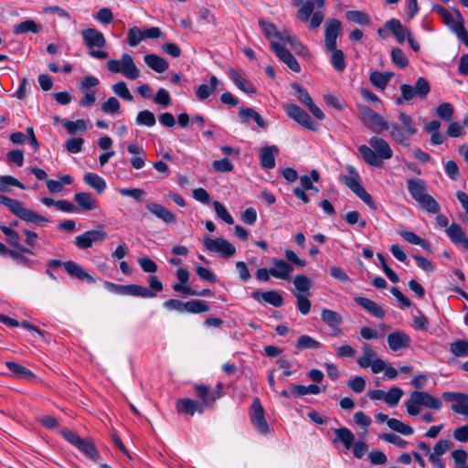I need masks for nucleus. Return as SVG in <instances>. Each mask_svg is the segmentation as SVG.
I'll use <instances>...</instances> for the list:
<instances>
[{
  "label": "nucleus",
  "instance_id": "1",
  "mask_svg": "<svg viewBox=\"0 0 468 468\" xmlns=\"http://www.w3.org/2000/svg\"><path fill=\"white\" fill-rule=\"evenodd\" d=\"M369 146L361 144L358 152L364 162L373 167H383V160H388L393 156V150L388 143L378 136H372L368 140Z\"/></svg>",
  "mask_w": 468,
  "mask_h": 468
},
{
  "label": "nucleus",
  "instance_id": "2",
  "mask_svg": "<svg viewBox=\"0 0 468 468\" xmlns=\"http://www.w3.org/2000/svg\"><path fill=\"white\" fill-rule=\"evenodd\" d=\"M405 407L410 416H417L420 413L422 407L434 410H441L442 401L429 392L414 390L410 392L409 399L405 402Z\"/></svg>",
  "mask_w": 468,
  "mask_h": 468
},
{
  "label": "nucleus",
  "instance_id": "3",
  "mask_svg": "<svg viewBox=\"0 0 468 468\" xmlns=\"http://www.w3.org/2000/svg\"><path fill=\"white\" fill-rule=\"evenodd\" d=\"M0 205L6 207L11 213L27 223L41 226L45 223L50 222L48 218L38 215L37 212L25 207L22 201L18 199L11 198L0 194Z\"/></svg>",
  "mask_w": 468,
  "mask_h": 468
},
{
  "label": "nucleus",
  "instance_id": "4",
  "mask_svg": "<svg viewBox=\"0 0 468 468\" xmlns=\"http://www.w3.org/2000/svg\"><path fill=\"white\" fill-rule=\"evenodd\" d=\"M59 433L89 460L94 463H98L101 460V454L91 439L81 438L77 432L68 429L61 430Z\"/></svg>",
  "mask_w": 468,
  "mask_h": 468
},
{
  "label": "nucleus",
  "instance_id": "5",
  "mask_svg": "<svg viewBox=\"0 0 468 468\" xmlns=\"http://www.w3.org/2000/svg\"><path fill=\"white\" fill-rule=\"evenodd\" d=\"M357 110L360 121L372 132L380 133L389 128V125L385 119L370 107L363 104H357Z\"/></svg>",
  "mask_w": 468,
  "mask_h": 468
},
{
  "label": "nucleus",
  "instance_id": "6",
  "mask_svg": "<svg viewBox=\"0 0 468 468\" xmlns=\"http://www.w3.org/2000/svg\"><path fill=\"white\" fill-rule=\"evenodd\" d=\"M81 36L85 45L90 48V56L100 59L108 57V52L94 49V48H101L106 46V39L101 32L95 28H86L81 31Z\"/></svg>",
  "mask_w": 468,
  "mask_h": 468
},
{
  "label": "nucleus",
  "instance_id": "7",
  "mask_svg": "<svg viewBox=\"0 0 468 468\" xmlns=\"http://www.w3.org/2000/svg\"><path fill=\"white\" fill-rule=\"evenodd\" d=\"M47 265L49 268L63 267L64 271L70 277L76 278L80 281L87 282L88 283H94L96 282V280L91 275H90L81 265L71 260L62 261L57 259H50L48 261Z\"/></svg>",
  "mask_w": 468,
  "mask_h": 468
},
{
  "label": "nucleus",
  "instance_id": "8",
  "mask_svg": "<svg viewBox=\"0 0 468 468\" xmlns=\"http://www.w3.org/2000/svg\"><path fill=\"white\" fill-rule=\"evenodd\" d=\"M250 420L254 429L262 435L271 431L270 425L265 419V411L258 397L254 398L249 408Z\"/></svg>",
  "mask_w": 468,
  "mask_h": 468
},
{
  "label": "nucleus",
  "instance_id": "9",
  "mask_svg": "<svg viewBox=\"0 0 468 468\" xmlns=\"http://www.w3.org/2000/svg\"><path fill=\"white\" fill-rule=\"evenodd\" d=\"M363 356L357 358V364L362 368L371 367L374 374L380 373L387 367V364L381 358L377 357V352L368 345L362 346Z\"/></svg>",
  "mask_w": 468,
  "mask_h": 468
},
{
  "label": "nucleus",
  "instance_id": "10",
  "mask_svg": "<svg viewBox=\"0 0 468 468\" xmlns=\"http://www.w3.org/2000/svg\"><path fill=\"white\" fill-rule=\"evenodd\" d=\"M284 111L287 116L295 121L301 126L310 131L317 130V123L312 119V117L300 106L294 103H288L284 107Z\"/></svg>",
  "mask_w": 468,
  "mask_h": 468
},
{
  "label": "nucleus",
  "instance_id": "11",
  "mask_svg": "<svg viewBox=\"0 0 468 468\" xmlns=\"http://www.w3.org/2000/svg\"><path fill=\"white\" fill-rule=\"evenodd\" d=\"M203 245L208 251L219 253L224 258H230L236 253L234 245L222 237L211 239L207 236L204 238Z\"/></svg>",
  "mask_w": 468,
  "mask_h": 468
},
{
  "label": "nucleus",
  "instance_id": "12",
  "mask_svg": "<svg viewBox=\"0 0 468 468\" xmlns=\"http://www.w3.org/2000/svg\"><path fill=\"white\" fill-rule=\"evenodd\" d=\"M446 402H451V410L459 415L468 418V394L463 392L445 391L441 394Z\"/></svg>",
  "mask_w": 468,
  "mask_h": 468
},
{
  "label": "nucleus",
  "instance_id": "13",
  "mask_svg": "<svg viewBox=\"0 0 468 468\" xmlns=\"http://www.w3.org/2000/svg\"><path fill=\"white\" fill-rule=\"evenodd\" d=\"M107 237V232L102 229H92L76 236L74 243L79 249L87 250L91 248L93 243L101 242L106 239Z\"/></svg>",
  "mask_w": 468,
  "mask_h": 468
},
{
  "label": "nucleus",
  "instance_id": "14",
  "mask_svg": "<svg viewBox=\"0 0 468 468\" xmlns=\"http://www.w3.org/2000/svg\"><path fill=\"white\" fill-rule=\"evenodd\" d=\"M342 32V23L339 19L332 18L326 23L324 29L325 49H335L337 47V37Z\"/></svg>",
  "mask_w": 468,
  "mask_h": 468
},
{
  "label": "nucleus",
  "instance_id": "15",
  "mask_svg": "<svg viewBox=\"0 0 468 468\" xmlns=\"http://www.w3.org/2000/svg\"><path fill=\"white\" fill-rule=\"evenodd\" d=\"M270 47L275 55L287 65V67L293 72L299 73L301 71V66L295 57L284 47L277 42L271 41Z\"/></svg>",
  "mask_w": 468,
  "mask_h": 468
},
{
  "label": "nucleus",
  "instance_id": "16",
  "mask_svg": "<svg viewBox=\"0 0 468 468\" xmlns=\"http://www.w3.org/2000/svg\"><path fill=\"white\" fill-rule=\"evenodd\" d=\"M195 396L197 398V404L204 412L205 410L213 409L215 398L212 397L211 388L208 385L195 384L193 386Z\"/></svg>",
  "mask_w": 468,
  "mask_h": 468
},
{
  "label": "nucleus",
  "instance_id": "17",
  "mask_svg": "<svg viewBox=\"0 0 468 468\" xmlns=\"http://www.w3.org/2000/svg\"><path fill=\"white\" fill-rule=\"evenodd\" d=\"M251 298L259 303L264 302L274 307H281L284 303L282 293L275 290L266 292L256 290L251 292Z\"/></svg>",
  "mask_w": 468,
  "mask_h": 468
},
{
  "label": "nucleus",
  "instance_id": "18",
  "mask_svg": "<svg viewBox=\"0 0 468 468\" xmlns=\"http://www.w3.org/2000/svg\"><path fill=\"white\" fill-rule=\"evenodd\" d=\"M387 341L392 351H398L410 346L411 339L408 334L402 331H395L388 335Z\"/></svg>",
  "mask_w": 468,
  "mask_h": 468
},
{
  "label": "nucleus",
  "instance_id": "19",
  "mask_svg": "<svg viewBox=\"0 0 468 468\" xmlns=\"http://www.w3.org/2000/svg\"><path fill=\"white\" fill-rule=\"evenodd\" d=\"M354 301L376 318L383 319L386 315L385 310L369 298L357 296L355 297Z\"/></svg>",
  "mask_w": 468,
  "mask_h": 468
},
{
  "label": "nucleus",
  "instance_id": "20",
  "mask_svg": "<svg viewBox=\"0 0 468 468\" xmlns=\"http://www.w3.org/2000/svg\"><path fill=\"white\" fill-rule=\"evenodd\" d=\"M272 277L285 281H289L291 279V273L293 271V267L290 263L284 260L274 258L272 259Z\"/></svg>",
  "mask_w": 468,
  "mask_h": 468
},
{
  "label": "nucleus",
  "instance_id": "21",
  "mask_svg": "<svg viewBox=\"0 0 468 468\" xmlns=\"http://www.w3.org/2000/svg\"><path fill=\"white\" fill-rule=\"evenodd\" d=\"M197 401L189 398H183L176 400V409L178 414L194 416L196 412L203 414Z\"/></svg>",
  "mask_w": 468,
  "mask_h": 468
},
{
  "label": "nucleus",
  "instance_id": "22",
  "mask_svg": "<svg viewBox=\"0 0 468 468\" xmlns=\"http://www.w3.org/2000/svg\"><path fill=\"white\" fill-rule=\"evenodd\" d=\"M390 127V138L397 144H399L401 146L409 147L411 143V137L415 133H408L406 132L407 129L402 128L398 123H391L389 125Z\"/></svg>",
  "mask_w": 468,
  "mask_h": 468
},
{
  "label": "nucleus",
  "instance_id": "23",
  "mask_svg": "<svg viewBox=\"0 0 468 468\" xmlns=\"http://www.w3.org/2000/svg\"><path fill=\"white\" fill-rule=\"evenodd\" d=\"M146 208L166 224L175 223L176 221V215L159 203H148Z\"/></svg>",
  "mask_w": 468,
  "mask_h": 468
},
{
  "label": "nucleus",
  "instance_id": "24",
  "mask_svg": "<svg viewBox=\"0 0 468 468\" xmlns=\"http://www.w3.org/2000/svg\"><path fill=\"white\" fill-rule=\"evenodd\" d=\"M407 188L412 198L419 202L427 195L426 182L421 178H410L407 181Z\"/></svg>",
  "mask_w": 468,
  "mask_h": 468
},
{
  "label": "nucleus",
  "instance_id": "25",
  "mask_svg": "<svg viewBox=\"0 0 468 468\" xmlns=\"http://www.w3.org/2000/svg\"><path fill=\"white\" fill-rule=\"evenodd\" d=\"M279 148L276 145L264 146L261 149L260 161L265 169H272L275 166V155Z\"/></svg>",
  "mask_w": 468,
  "mask_h": 468
},
{
  "label": "nucleus",
  "instance_id": "26",
  "mask_svg": "<svg viewBox=\"0 0 468 468\" xmlns=\"http://www.w3.org/2000/svg\"><path fill=\"white\" fill-rule=\"evenodd\" d=\"M239 117L242 123H248L252 119L259 127L262 129H267L268 127V122L253 108H241L239 112Z\"/></svg>",
  "mask_w": 468,
  "mask_h": 468
},
{
  "label": "nucleus",
  "instance_id": "27",
  "mask_svg": "<svg viewBox=\"0 0 468 468\" xmlns=\"http://www.w3.org/2000/svg\"><path fill=\"white\" fill-rule=\"evenodd\" d=\"M0 230L7 237V241L11 246L17 248L21 252L35 255V252L31 249L20 244V236L16 230L5 225L0 227Z\"/></svg>",
  "mask_w": 468,
  "mask_h": 468
},
{
  "label": "nucleus",
  "instance_id": "28",
  "mask_svg": "<svg viewBox=\"0 0 468 468\" xmlns=\"http://www.w3.org/2000/svg\"><path fill=\"white\" fill-rule=\"evenodd\" d=\"M446 232L454 244H462L464 249H468V238L459 224L452 223Z\"/></svg>",
  "mask_w": 468,
  "mask_h": 468
},
{
  "label": "nucleus",
  "instance_id": "29",
  "mask_svg": "<svg viewBox=\"0 0 468 468\" xmlns=\"http://www.w3.org/2000/svg\"><path fill=\"white\" fill-rule=\"evenodd\" d=\"M144 63L153 70H154L157 73H163L165 72L168 67L169 64L167 60L156 54H146L144 57Z\"/></svg>",
  "mask_w": 468,
  "mask_h": 468
},
{
  "label": "nucleus",
  "instance_id": "30",
  "mask_svg": "<svg viewBox=\"0 0 468 468\" xmlns=\"http://www.w3.org/2000/svg\"><path fill=\"white\" fill-rule=\"evenodd\" d=\"M385 27L392 33L399 44L404 43L407 37V32L409 30L403 27L401 22L399 19L391 18L386 21Z\"/></svg>",
  "mask_w": 468,
  "mask_h": 468
},
{
  "label": "nucleus",
  "instance_id": "31",
  "mask_svg": "<svg viewBox=\"0 0 468 468\" xmlns=\"http://www.w3.org/2000/svg\"><path fill=\"white\" fill-rule=\"evenodd\" d=\"M335 437L333 440L334 444H337L342 442L346 450L352 448L355 442V435L354 433L346 427H341L335 430Z\"/></svg>",
  "mask_w": 468,
  "mask_h": 468
},
{
  "label": "nucleus",
  "instance_id": "32",
  "mask_svg": "<svg viewBox=\"0 0 468 468\" xmlns=\"http://www.w3.org/2000/svg\"><path fill=\"white\" fill-rule=\"evenodd\" d=\"M349 176H343L342 182L356 195L363 188L360 184V176L353 166H348Z\"/></svg>",
  "mask_w": 468,
  "mask_h": 468
},
{
  "label": "nucleus",
  "instance_id": "33",
  "mask_svg": "<svg viewBox=\"0 0 468 468\" xmlns=\"http://www.w3.org/2000/svg\"><path fill=\"white\" fill-rule=\"evenodd\" d=\"M229 76L234 82V84L242 91L247 94H254L256 93V88L249 82L246 79H244L241 75H239L235 69H230L229 70Z\"/></svg>",
  "mask_w": 468,
  "mask_h": 468
},
{
  "label": "nucleus",
  "instance_id": "34",
  "mask_svg": "<svg viewBox=\"0 0 468 468\" xmlns=\"http://www.w3.org/2000/svg\"><path fill=\"white\" fill-rule=\"evenodd\" d=\"M123 63L122 72L129 80H136L140 77V71L135 66L131 55L127 53L122 54Z\"/></svg>",
  "mask_w": 468,
  "mask_h": 468
},
{
  "label": "nucleus",
  "instance_id": "35",
  "mask_svg": "<svg viewBox=\"0 0 468 468\" xmlns=\"http://www.w3.org/2000/svg\"><path fill=\"white\" fill-rule=\"evenodd\" d=\"M74 200L83 210L90 211L97 207V201L89 192H78L74 195Z\"/></svg>",
  "mask_w": 468,
  "mask_h": 468
},
{
  "label": "nucleus",
  "instance_id": "36",
  "mask_svg": "<svg viewBox=\"0 0 468 468\" xmlns=\"http://www.w3.org/2000/svg\"><path fill=\"white\" fill-rule=\"evenodd\" d=\"M219 80L216 76H211L209 80V85L201 84L197 87L196 94L200 101L207 100L218 88Z\"/></svg>",
  "mask_w": 468,
  "mask_h": 468
},
{
  "label": "nucleus",
  "instance_id": "37",
  "mask_svg": "<svg viewBox=\"0 0 468 468\" xmlns=\"http://www.w3.org/2000/svg\"><path fill=\"white\" fill-rule=\"evenodd\" d=\"M41 28V26L36 23L34 20L27 19L14 26L13 33L15 35H21L28 32L38 33Z\"/></svg>",
  "mask_w": 468,
  "mask_h": 468
},
{
  "label": "nucleus",
  "instance_id": "38",
  "mask_svg": "<svg viewBox=\"0 0 468 468\" xmlns=\"http://www.w3.org/2000/svg\"><path fill=\"white\" fill-rule=\"evenodd\" d=\"M83 180L87 185L95 189L99 194L102 193L106 188L105 180L95 173H86L84 175Z\"/></svg>",
  "mask_w": 468,
  "mask_h": 468
},
{
  "label": "nucleus",
  "instance_id": "39",
  "mask_svg": "<svg viewBox=\"0 0 468 468\" xmlns=\"http://www.w3.org/2000/svg\"><path fill=\"white\" fill-rule=\"evenodd\" d=\"M210 311V306L204 300L193 299L185 303V312L189 314H203Z\"/></svg>",
  "mask_w": 468,
  "mask_h": 468
},
{
  "label": "nucleus",
  "instance_id": "40",
  "mask_svg": "<svg viewBox=\"0 0 468 468\" xmlns=\"http://www.w3.org/2000/svg\"><path fill=\"white\" fill-rule=\"evenodd\" d=\"M126 295L136 296L141 298H154L156 293L150 289L139 284H127Z\"/></svg>",
  "mask_w": 468,
  "mask_h": 468
},
{
  "label": "nucleus",
  "instance_id": "41",
  "mask_svg": "<svg viewBox=\"0 0 468 468\" xmlns=\"http://www.w3.org/2000/svg\"><path fill=\"white\" fill-rule=\"evenodd\" d=\"M346 17L348 21L356 23L359 26H369L371 18L366 12L359 10H349L346 12Z\"/></svg>",
  "mask_w": 468,
  "mask_h": 468
},
{
  "label": "nucleus",
  "instance_id": "42",
  "mask_svg": "<svg viewBox=\"0 0 468 468\" xmlns=\"http://www.w3.org/2000/svg\"><path fill=\"white\" fill-rule=\"evenodd\" d=\"M5 366L16 378L31 379L35 377L34 373L30 369L16 362L7 361L5 362Z\"/></svg>",
  "mask_w": 468,
  "mask_h": 468
},
{
  "label": "nucleus",
  "instance_id": "43",
  "mask_svg": "<svg viewBox=\"0 0 468 468\" xmlns=\"http://www.w3.org/2000/svg\"><path fill=\"white\" fill-rule=\"evenodd\" d=\"M399 234L409 243L413 244V245H419L421 248H423L425 250H428V251L431 250V244L424 239L418 236L413 231L401 230L399 232Z\"/></svg>",
  "mask_w": 468,
  "mask_h": 468
},
{
  "label": "nucleus",
  "instance_id": "44",
  "mask_svg": "<svg viewBox=\"0 0 468 468\" xmlns=\"http://www.w3.org/2000/svg\"><path fill=\"white\" fill-rule=\"evenodd\" d=\"M321 319L332 328H337L343 322L342 316L335 311L330 309H323Z\"/></svg>",
  "mask_w": 468,
  "mask_h": 468
},
{
  "label": "nucleus",
  "instance_id": "45",
  "mask_svg": "<svg viewBox=\"0 0 468 468\" xmlns=\"http://www.w3.org/2000/svg\"><path fill=\"white\" fill-rule=\"evenodd\" d=\"M173 290L181 292L184 295H194V296H214V292L210 289H203L202 291H196L190 286H184L178 283H174L172 286Z\"/></svg>",
  "mask_w": 468,
  "mask_h": 468
},
{
  "label": "nucleus",
  "instance_id": "46",
  "mask_svg": "<svg viewBox=\"0 0 468 468\" xmlns=\"http://www.w3.org/2000/svg\"><path fill=\"white\" fill-rule=\"evenodd\" d=\"M455 14L458 20L452 32H454L457 37L468 48V30L463 25V17L458 9H455Z\"/></svg>",
  "mask_w": 468,
  "mask_h": 468
},
{
  "label": "nucleus",
  "instance_id": "47",
  "mask_svg": "<svg viewBox=\"0 0 468 468\" xmlns=\"http://www.w3.org/2000/svg\"><path fill=\"white\" fill-rule=\"evenodd\" d=\"M391 77V73H382L378 70H374L369 75V80L373 86L378 89L384 90Z\"/></svg>",
  "mask_w": 468,
  "mask_h": 468
},
{
  "label": "nucleus",
  "instance_id": "48",
  "mask_svg": "<svg viewBox=\"0 0 468 468\" xmlns=\"http://www.w3.org/2000/svg\"><path fill=\"white\" fill-rule=\"evenodd\" d=\"M326 50L331 52L330 61L333 68L339 72L344 71V69H346V60L343 50L337 48V47H335V49Z\"/></svg>",
  "mask_w": 468,
  "mask_h": 468
},
{
  "label": "nucleus",
  "instance_id": "49",
  "mask_svg": "<svg viewBox=\"0 0 468 468\" xmlns=\"http://www.w3.org/2000/svg\"><path fill=\"white\" fill-rule=\"evenodd\" d=\"M62 123L69 134H75L78 131L85 133L88 129L87 122L82 119L77 121H69L68 119H64Z\"/></svg>",
  "mask_w": 468,
  "mask_h": 468
},
{
  "label": "nucleus",
  "instance_id": "50",
  "mask_svg": "<svg viewBox=\"0 0 468 468\" xmlns=\"http://www.w3.org/2000/svg\"><path fill=\"white\" fill-rule=\"evenodd\" d=\"M293 285L297 293L310 294L312 281L304 274H297L293 279Z\"/></svg>",
  "mask_w": 468,
  "mask_h": 468
},
{
  "label": "nucleus",
  "instance_id": "51",
  "mask_svg": "<svg viewBox=\"0 0 468 468\" xmlns=\"http://www.w3.org/2000/svg\"><path fill=\"white\" fill-rule=\"evenodd\" d=\"M292 393L298 397H303L307 394H319L321 392V388L316 384H311L309 386H303L299 384H292L291 385Z\"/></svg>",
  "mask_w": 468,
  "mask_h": 468
},
{
  "label": "nucleus",
  "instance_id": "52",
  "mask_svg": "<svg viewBox=\"0 0 468 468\" xmlns=\"http://www.w3.org/2000/svg\"><path fill=\"white\" fill-rule=\"evenodd\" d=\"M421 208L432 214H437L441 210V205L431 195H425L419 202Z\"/></svg>",
  "mask_w": 468,
  "mask_h": 468
},
{
  "label": "nucleus",
  "instance_id": "53",
  "mask_svg": "<svg viewBox=\"0 0 468 468\" xmlns=\"http://www.w3.org/2000/svg\"><path fill=\"white\" fill-rule=\"evenodd\" d=\"M432 11H435L437 12L441 19H442V22L452 31L453 30V27L454 26L456 25L457 21L454 20L452 15L451 14V12L446 9L444 6L442 5H440L438 4L434 5L432 6Z\"/></svg>",
  "mask_w": 468,
  "mask_h": 468
},
{
  "label": "nucleus",
  "instance_id": "54",
  "mask_svg": "<svg viewBox=\"0 0 468 468\" xmlns=\"http://www.w3.org/2000/svg\"><path fill=\"white\" fill-rule=\"evenodd\" d=\"M292 89L293 90L294 95L297 97L298 101L307 106L312 103L313 99L310 96L308 90L300 83L293 82L292 84Z\"/></svg>",
  "mask_w": 468,
  "mask_h": 468
},
{
  "label": "nucleus",
  "instance_id": "55",
  "mask_svg": "<svg viewBox=\"0 0 468 468\" xmlns=\"http://www.w3.org/2000/svg\"><path fill=\"white\" fill-rule=\"evenodd\" d=\"M321 344L314 338L307 335H301L295 344V347L297 349L303 350V349H318L320 348Z\"/></svg>",
  "mask_w": 468,
  "mask_h": 468
},
{
  "label": "nucleus",
  "instance_id": "56",
  "mask_svg": "<svg viewBox=\"0 0 468 468\" xmlns=\"http://www.w3.org/2000/svg\"><path fill=\"white\" fill-rule=\"evenodd\" d=\"M258 23H259V26L261 29L263 36L267 39L271 40V38L276 37L279 30L277 29V27L275 26V24L266 21L264 18H260Z\"/></svg>",
  "mask_w": 468,
  "mask_h": 468
},
{
  "label": "nucleus",
  "instance_id": "57",
  "mask_svg": "<svg viewBox=\"0 0 468 468\" xmlns=\"http://www.w3.org/2000/svg\"><path fill=\"white\" fill-rule=\"evenodd\" d=\"M401 97L396 99L395 102L397 105L403 104L404 101H411L415 96H417V92L413 86L410 84H401L400 85Z\"/></svg>",
  "mask_w": 468,
  "mask_h": 468
},
{
  "label": "nucleus",
  "instance_id": "58",
  "mask_svg": "<svg viewBox=\"0 0 468 468\" xmlns=\"http://www.w3.org/2000/svg\"><path fill=\"white\" fill-rule=\"evenodd\" d=\"M136 123L138 125L153 127L156 123L155 116L149 110L141 111L136 116Z\"/></svg>",
  "mask_w": 468,
  "mask_h": 468
},
{
  "label": "nucleus",
  "instance_id": "59",
  "mask_svg": "<svg viewBox=\"0 0 468 468\" xmlns=\"http://www.w3.org/2000/svg\"><path fill=\"white\" fill-rule=\"evenodd\" d=\"M402 396L403 390L400 388L393 387L385 392V402L390 407L397 406Z\"/></svg>",
  "mask_w": 468,
  "mask_h": 468
},
{
  "label": "nucleus",
  "instance_id": "60",
  "mask_svg": "<svg viewBox=\"0 0 468 468\" xmlns=\"http://www.w3.org/2000/svg\"><path fill=\"white\" fill-rule=\"evenodd\" d=\"M309 294H303V293H294V296L296 297V306L298 311L303 314L306 315L310 313L311 310V301L308 299Z\"/></svg>",
  "mask_w": 468,
  "mask_h": 468
},
{
  "label": "nucleus",
  "instance_id": "61",
  "mask_svg": "<svg viewBox=\"0 0 468 468\" xmlns=\"http://www.w3.org/2000/svg\"><path fill=\"white\" fill-rule=\"evenodd\" d=\"M391 60L399 68L404 69L409 65V60L399 48H393L391 50Z\"/></svg>",
  "mask_w": 468,
  "mask_h": 468
},
{
  "label": "nucleus",
  "instance_id": "62",
  "mask_svg": "<svg viewBox=\"0 0 468 468\" xmlns=\"http://www.w3.org/2000/svg\"><path fill=\"white\" fill-rule=\"evenodd\" d=\"M450 350L456 356H468V340L459 339L452 343Z\"/></svg>",
  "mask_w": 468,
  "mask_h": 468
},
{
  "label": "nucleus",
  "instance_id": "63",
  "mask_svg": "<svg viewBox=\"0 0 468 468\" xmlns=\"http://www.w3.org/2000/svg\"><path fill=\"white\" fill-rule=\"evenodd\" d=\"M144 38V30H141L138 27H133L128 30L127 33V43L131 47H135Z\"/></svg>",
  "mask_w": 468,
  "mask_h": 468
},
{
  "label": "nucleus",
  "instance_id": "64",
  "mask_svg": "<svg viewBox=\"0 0 468 468\" xmlns=\"http://www.w3.org/2000/svg\"><path fill=\"white\" fill-rule=\"evenodd\" d=\"M452 457L454 461L455 468H468V453L466 451L463 449L453 450L452 452Z\"/></svg>",
  "mask_w": 468,
  "mask_h": 468
}]
</instances>
